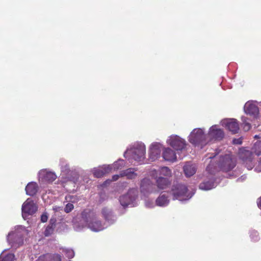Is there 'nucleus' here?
<instances>
[{
    "label": "nucleus",
    "instance_id": "25",
    "mask_svg": "<svg viewBox=\"0 0 261 261\" xmlns=\"http://www.w3.org/2000/svg\"><path fill=\"white\" fill-rule=\"evenodd\" d=\"M67 201L70 202L71 203H68L66 205L64 208V211L66 213H68L70 212L73 209V205L72 203L76 202L77 200V198L74 196L68 195L66 196L65 198Z\"/></svg>",
    "mask_w": 261,
    "mask_h": 261
},
{
    "label": "nucleus",
    "instance_id": "26",
    "mask_svg": "<svg viewBox=\"0 0 261 261\" xmlns=\"http://www.w3.org/2000/svg\"><path fill=\"white\" fill-rule=\"evenodd\" d=\"M217 186V184L214 181L213 179L208 181H204L199 185V189L202 190H210Z\"/></svg>",
    "mask_w": 261,
    "mask_h": 261
},
{
    "label": "nucleus",
    "instance_id": "1",
    "mask_svg": "<svg viewBox=\"0 0 261 261\" xmlns=\"http://www.w3.org/2000/svg\"><path fill=\"white\" fill-rule=\"evenodd\" d=\"M86 227L93 232H98L103 230L107 226L99 219L97 214L86 210L82 213L80 218L75 219L73 221L75 230L80 231Z\"/></svg>",
    "mask_w": 261,
    "mask_h": 261
},
{
    "label": "nucleus",
    "instance_id": "23",
    "mask_svg": "<svg viewBox=\"0 0 261 261\" xmlns=\"http://www.w3.org/2000/svg\"><path fill=\"white\" fill-rule=\"evenodd\" d=\"M101 213L105 220L110 223H113L116 219L112 211L108 208H103L101 211Z\"/></svg>",
    "mask_w": 261,
    "mask_h": 261
},
{
    "label": "nucleus",
    "instance_id": "16",
    "mask_svg": "<svg viewBox=\"0 0 261 261\" xmlns=\"http://www.w3.org/2000/svg\"><path fill=\"white\" fill-rule=\"evenodd\" d=\"M244 110L247 115L256 118L259 114L257 102L256 101H248L244 105Z\"/></svg>",
    "mask_w": 261,
    "mask_h": 261
},
{
    "label": "nucleus",
    "instance_id": "38",
    "mask_svg": "<svg viewBox=\"0 0 261 261\" xmlns=\"http://www.w3.org/2000/svg\"><path fill=\"white\" fill-rule=\"evenodd\" d=\"M48 219V216L46 213H43L41 216V221L42 222H45Z\"/></svg>",
    "mask_w": 261,
    "mask_h": 261
},
{
    "label": "nucleus",
    "instance_id": "20",
    "mask_svg": "<svg viewBox=\"0 0 261 261\" xmlns=\"http://www.w3.org/2000/svg\"><path fill=\"white\" fill-rule=\"evenodd\" d=\"M170 202L168 195L164 193L161 194L155 200V205L160 207H165L167 206Z\"/></svg>",
    "mask_w": 261,
    "mask_h": 261
},
{
    "label": "nucleus",
    "instance_id": "30",
    "mask_svg": "<svg viewBox=\"0 0 261 261\" xmlns=\"http://www.w3.org/2000/svg\"><path fill=\"white\" fill-rule=\"evenodd\" d=\"M14 257L13 254L9 253L5 255L3 252L0 255V261H13Z\"/></svg>",
    "mask_w": 261,
    "mask_h": 261
},
{
    "label": "nucleus",
    "instance_id": "4",
    "mask_svg": "<svg viewBox=\"0 0 261 261\" xmlns=\"http://www.w3.org/2000/svg\"><path fill=\"white\" fill-rule=\"evenodd\" d=\"M28 231L21 225L15 227L7 236V241L13 248H17L23 244L24 237L28 235Z\"/></svg>",
    "mask_w": 261,
    "mask_h": 261
},
{
    "label": "nucleus",
    "instance_id": "19",
    "mask_svg": "<svg viewBox=\"0 0 261 261\" xmlns=\"http://www.w3.org/2000/svg\"><path fill=\"white\" fill-rule=\"evenodd\" d=\"M137 169L135 168H130L125 170H123L120 173L121 176H126V178L133 179L138 176Z\"/></svg>",
    "mask_w": 261,
    "mask_h": 261
},
{
    "label": "nucleus",
    "instance_id": "7",
    "mask_svg": "<svg viewBox=\"0 0 261 261\" xmlns=\"http://www.w3.org/2000/svg\"><path fill=\"white\" fill-rule=\"evenodd\" d=\"M166 143L167 145L177 151L184 150L187 146L186 141L176 135H171L168 136L166 140Z\"/></svg>",
    "mask_w": 261,
    "mask_h": 261
},
{
    "label": "nucleus",
    "instance_id": "9",
    "mask_svg": "<svg viewBox=\"0 0 261 261\" xmlns=\"http://www.w3.org/2000/svg\"><path fill=\"white\" fill-rule=\"evenodd\" d=\"M164 144L159 142H153L148 147V159L153 162L158 160L161 156V152L164 148Z\"/></svg>",
    "mask_w": 261,
    "mask_h": 261
},
{
    "label": "nucleus",
    "instance_id": "40",
    "mask_svg": "<svg viewBox=\"0 0 261 261\" xmlns=\"http://www.w3.org/2000/svg\"><path fill=\"white\" fill-rule=\"evenodd\" d=\"M254 170L257 172H259L261 171V162L258 163V166L255 167Z\"/></svg>",
    "mask_w": 261,
    "mask_h": 261
},
{
    "label": "nucleus",
    "instance_id": "6",
    "mask_svg": "<svg viewBox=\"0 0 261 261\" xmlns=\"http://www.w3.org/2000/svg\"><path fill=\"white\" fill-rule=\"evenodd\" d=\"M194 191H190L185 185L178 184L174 186L172 190V194L174 199L181 201L188 200L194 194Z\"/></svg>",
    "mask_w": 261,
    "mask_h": 261
},
{
    "label": "nucleus",
    "instance_id": "32",
    "mask_svg": "<svg viewBox=\"0 0 261 261\" xmlns=\"http://www.w3.org/2000/svg\"><path fill=\"white\" fill-rule=\"evenodd\" d=\"M63 252L65 253V255L69 258H73L74 256V252L72 249L65 248L63 249Z\"/></svg>",
    "mask_w": 261,
    "mask_h": 261
},
{
    "label": "nucleus",
    "instance_id": "35",
    "mask_svg": "<svg viewBox=\"0 0 261 261\" xmlns=\"http://www.w3.org/2000/svg\"><path fill=\"white\" fill-rule=\"evenodd\" d=\"M250 237L254 241H257L259 239L258 233L256 230H252L250 232Z\"/></svg>",
    "mask_w": 261,
    "mask_h": 261
},
{
    "label": "nucleus",
    "instance_id": "2",
    "mask_svg": "<svg viewBox=\"0 0 261 261\" xmlns=\"http://www.w3.org/2000/svg\"><path fill=\"white\" fill-rule=\"evenodd\" d=\"M146 146L141 142H137L127 148L124 153V157L130 162L144 163L146 159Z\"/></svg>",
    "mask_w": 261,
    "mask_h": 261
},
{
    "label": "nucleus",
    "instance_id": "21",
    "mask_svg": "<svg viewBox=\"0 0 261 261\" xmlns=\"http://www.w3.org/2000/svg\"><path fill=\"white\" fill-rule=\"evenodd\" d=\"M197 167L195 164L188 162L184 167V171L187 177L193 175L196 172Z\"/></svg>",
    "mask_w": 261,
    "mask_h": 261
},
{
    "label": "nucleus",
    "instance_id": "46",
    "mask_svg": "<svg viewBox=\"0 0 261 261\" xmlns=\"http://www.w3.org/2000/svg\"><path fill=\"white\" fill-rule=\"evenodd\" d=\"M208 158H210V159H212V158H213V156H209Z\"/></svg>",
    "mask_w": 261,
    "mask_h": 261
},
{
    "label": "nucleus",
    "instance_id": "18",
    "mask_svg": "<svg viewBox=\"0 0 261 261\" xmlns=\"http://www.w3.org/2000/svg\"><path fill=\"white\" fill-rule=\"evenodd\" d=\"M162 156L164 160L168 162H174L177 160L175 150L169 147L164 146L162 153Z\"/></svg>",
    "mask_w": 261,
    "mask_h": 261
},
{
    "label": "nucleus",
    "instance_id": "24",
    "mask_svg": "<svg viewBox=\"0 0 261 261\" xmlns=\"http://www.w3.org/2000/svg\"><path fill=\"white\" fill-rule=\"evenodd\" d=\"M38 261H61V255L57 254L53 255L46 254L42 256H40Z\"/></svg>",
    "mask_w": 261,
    "mask_h": 261
},
{
    "label": "nucleus",
    "instance_id": "28",
    "mask_svg": "<svg viewBox=\"0 0 261 261\" xmlns=\"http://www.w3.org/2000/svg\"><path fill=\"white\" fill-rule=\"evenodd\" d=\"M242 125L245 131H248L251 128V125L250 120L245 116L241 117Z\"/></svg>",
    "mask_w": 261,
    "mask_h": 261
},
{
    "label": "nucleus",
    "instance_id": "37",
    "mask_svg": "<svg viewBox=\"0 0 261 261\" xmlns=\"http://www.w3.org/2000/svg\"><path fill=\"white\" fill-rule=\"evenodd\" d=\"M145 205L146 207L152 208L154 207L155 203L154 204L152 200L147 199L145 200Z\"/></svg>",
    "mask_w": 261,
    "mask_h": 261
},
{
    "label": "nucleus",
    "instance_id": "8",
    "mask_svg": "<svg viewBox=\"0 0 261 261\" xmlns=\"http://www.w3.org/2000/svg\"><path fill=\"white\" fill-rule=\"evenodd\" d=\"M206 134L208 143L221 141L224 138L225 135L223 129L220 128L218 125L216 124L211 126Z\"/></svg>",
    "mask_w": 261,
    "mask_h": 261
},
{
    "label": "nucleus",
    "instance_id": "44",
    "mask_svg": "<svg viewBox=\"0 0 261 261\" xmlns=\"http://www.w3.org/2000/svg\"><path fill=\"white\" fill-rule=\"evenodd\" d=\"M61 207H58V206H55L53 207V210L55 211V212H57V211H59L60 210H61Z\"/></svg>",
    "mask_w": 261,
    "mask_h": 261
},
{
    "label": "nucleus",
    "instance_id": "45",
    "mask_svg": "<svg viewBox=\"0 0 261 261\" xmlns=\"http://www.w3.org/2000/svg\"><path fill=\"white\" fill-rule=\"evenodd\" d=\"M254 139H261V133L258 135H256L254 137Z\"/></svg>",
    "mask_w": 261,
    "mask_h": 261
},
{
    "label": "nucleus",
    "instance_id": "33",
    "mask_svg": "<svg viewBox=\"0 0 261 261\" xmlns=\"http://www.w3.org/2000/svg\"><path fill=\"white\" fill-rule=\"evenodd\" d=\"M101 167L103 170V173L105 174L109 173L114 171L112 164L108 165H103Z\"/></svg>",
    "mask_w": 261,
    "mask_h": 261
},
{
    "label": "nucleus",
    "instance_id": "42",
    "mask_svg": "<svg viewBox=\"0 0 261 261\" xmlns=\"http://www.w3.org/2000/svg\"><path fill=\"white\" fill-rule=\"evenodd\" d=\"M246 178V176L245 175H243L241 177L238 179V181H242L244 180Z\"/></svg>",
    "mask_w": 261,
    "mask_h": 261
},
{
    "label": "nucleus",
    "instance_id": "41",
    "mask_svg": "<svg viewBox=\"0 0 261 261\" xmlns=\"http://www.w3.org/2000/svg\"><path fill=\"white\" fill-rule=\"evenodd\" d=\"M120 177H122L121 175H120V174H116V175H114L112 177V180L113 181H116L117 180H118L119 179V178Z\"/></svg>",
    "mask_w": 261,
    "mask_h": 261
},
{
    "label": "nucleus",
    "instance_id": "34",
    "mask_svg": "<svg viewBox=\"0 0 261 261\" xmlns=\"http://www.w3.org/2000/svg\"><path fill=\"white\" fill-rule=\"evenodd\" d=\"M62 172H64L65 174H68L70 170L69 165L67 164L63 163L61 167Z\"/></svg>",
    "mask_w": 261,
    "mask_h": 261
},
{
    "label": "nucleus",
    "instance_id": "12",
    "mask_svg": "<svg viewBox=\"0 0 261 261\" xmlns=\"http://www.w3.org/2000/svg\"><path fill=\"white\" fill-rule=\"evenodd\" d=\"M22 216L25 220L29 215H32L37 210V206L31 198H28L22 205Z\"/></svg>",
    "mask_w": 261,
    "mask_h": 261
},
{
    "label": "nucleus",
    "instance_id": "13",
    "mask_svg": "<svg viewBox=\"0 0 261 261\" xmlns=\"http://www.w3.org/2000/svg\"><path fill=\"white\" fill-rule=\"evenodd\" d=\"M218 166L222 171L227 172L235 167L236 160L230 155L226 154L221 158Z\"/></svg>",
    "mask_w": 261,
    "mask_h": 261
},
{
    "label": "nucleus",
    "instance_id": "5",
    "mask_svg": "<svg viewBox=\"0 0 261 261\" xmlns=\"http://www.w3.org/2000/svg\"><path fill=\"white\" fill-rule=\"evenodd\" d=\"M189 142L195 146L203 147L208 143L207 134L201 128H196L192 130L188 137Z\"/></svg>",
    "mask_w": 261,
    "mask_h": 261
},
{
    "label": "nucleus",
    "instance_id": "29",
    "mask_svg": "<svg viewBox=\"0 0 261 261\" xmlns=\"http://www.w3.org/2000/svg\"><path fill=\"white\" fill-rule=\"evenodd\" d=\"M125 164V163L123 160L119 159L112 165L114 171H115V170L120 169L122 168H123V167H124Z\"/></svg>",
    "mask_w": 261,
    "mask_h": 261
},
{
    "label": "nucleus",
    "instance_id": "14",
    "mask_svg": "<svg viewBox=\"0 0 261 261\" xmlns=\"http://www.w3.org/2000/svg\"><path fill=\"white\" fill-rule=\"evenodd\" d=\"M220 124L228 129L232 134H236L239 130V125L237 119L234 118H225L221 120Z\"/></svg>",
    "mask_w": 261,
    "mask_h": 261
},
{
    "label": "nucleus",
    "instance_id": "39",
    "mask_svg": "<svg viewBox=\"0 0 261 261\" xmlns=\"http://www.w3.org/2000/svg\"><path fill=\"white\" fill-rule=\"evenodd\" d=\"M233 143L235 144H242V139L241 138H238V139H234L233 140Z\"/></svg>",
    "mask_w": 261,
    "mask_h": 261
},
{
    "label": "nucleus",
    "instance_id": "3",
    "mask_svg": "<svg viewBox=\"0 0 261 261\" xmlns=\"http://www.w3.org/2000/svg\"><path fill=\"white\" fill-rule=\"evenodd\" d=\"M256 155H261V141L255 142L252 147L251 151L244 148H241L239 151V155L242 160L243 164L248 170H251L254 166L253 162V154Z\"/></svg>",
    "mask_w": 261,
    "mask_h": 261
},
{
    "label": "nucleus",
    "instance_id": "10",
    "mask_svg": "<svg viewBox=\"0 0 261 261\" xmlns=\"http://www.w3.org/2000/svg\"><path fill=\"white\" fill-rule=\"evenodd\" d=\"M137 193V189H130L126 194L120 197L119 201L121 205L124 207L128 206H134L136 205L135 201Z\"/></svg>",
    "mask_w": 261,
    "mask_h": 261
},
{
    "label": "nucleus",
    "instance_id": "43",
    "mask_svg": "<svg viewBox=\"0 0 261 261\" xmlns=\"http://www.w3.org/2000/svg\"><path fill=\"white\" fill-rule=\"evenodd\" d=\"M258 206L261 208V197L257 201Z\"/></svg>",
    "mask_w": 261,
    "mask_h": 261
},
{
    "label": "nucleus",
    "instance_id": "17",
    "mask_svg": "<svg viewBox=\"0 0 261 261\" xmlns=\"http://www.w3.org/2000/svg\"><path fill=\"white\" fill-rule=\"evenodd\" d=\"M38 179L40 181L49 182L54 181L57 178L56 174L46 169H42L38 172Z\"/></svg>",
    "mask_w": 261,
    "mask_h": 261
},
{
    "label": "nucleus",
    "instance_id": "27",
    "mask_svg": "<svg viewBox=\"0 0 261 261\" xmlns=\"http://www.w3.org/2000/svg\"><path fill=\"white\" fill-rule=\"evenodd\" d=\"M156 170L158 172V176H165L164 177L168 178L172 174L171 170L167 167H162Z\"/></svg>",
    "mask_w": 261,
    "mask_h": 261
},
{
    "label": "nucleus",
    "instance_id": "36",
    "mask_svg": "<svg viewBox=\"0 0 261 261\" xmlns=\"http://www.w3.org/2000/svg\"><path fill=\"white\" fill-rule=\"evenodd\" d=\"M54 230V228L53 226V225H48L45 229L44 231V235L45 236H48L50 234H51Z\"/></svg>",
    "mask_w": 261,
    "mask_h": 261
},
{
    "label": "nucleus",
    "instance_id": "22",
    "mask_svg": "<svg viewBox=\"0 0 261 261\" xmlns=\"http://www.w3.org/2000/svg\"><path fill=\"white\" fill-rule=\"evenodd\" d=\"M25 190L26 194L28 195L32 196L37 193L38 190V186L37 184L35 182H30L25 187Z\"/></svg>",
    "mask_w": 261,
    "mask_h": 261
},
{
    "label": "nucleus",
    "instance_id": "31",
    "mask_svg": "<svg viewBox=\"0 0 261 261\" xmlns=\"http://www.w3.org/2000/svg\"><path fill=\"white\" fill-rule=\"evenodd\" d=\"M94 176L96 177H101L105 175L102 167L94 168L92 170Z\"/></svg>",
    "mask_w": 261,
    "mask_h": 261
},
{
    "label": "nucleus",
    "instance_id": "11",
    "mask_svg": "<svg viewBox=\"0 0 261 261\" xmlns=\"http://www.w3.org/2000/svg\"><path fill=\"white\" fill-rule=\"evenodd\" d=\"M148 174L152 178L155 179L156 186L160 190L166 189L170 184L168 178L158 176V172L155 169L150 170Z\"/></svg>",
    "mask_w": 261,
    "mask_h": 261
},
{
    "label": "nucleus",
    "instance_id": "15",
    "mask_svg": "<svg viewBox=\"0 0 261 261\" xmlns=\"http://www.w3.org/2000/svg\"><path fill=\"white\" fill-rule=\"evenodd\" d=\"M140 190L145 196L157 192L155 186L148 178H144L141 180Z\"/></svg>",
    "mask_w": 261,
    "mask_h": 261
},
{
    "label": "nucleus",
    "instance_id": "47",
    "mask_svg": "<svg viewBox=\"0 0 261 261\" xmlns=\"http://www.w3.org/2000/svg\"><path fill=\"white\" fill-rule=\"evenodd\" d=\"M209 167H207V170H208Z\"/></svg>",
    "mask_w": 261,
    "mask_h": 261
}]
</instances>
